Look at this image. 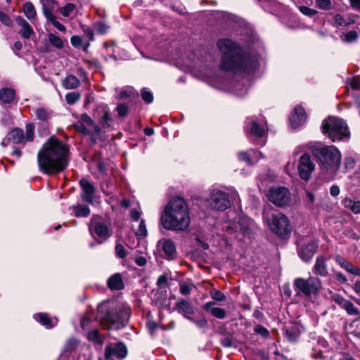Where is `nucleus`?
Wrapping results in <instances>:
<instances>
[{
	"label": "nucleus",
	"instance_id": "bb28decb",
	"mask_svg": "<svg viewBox=\"0 0 360 360\" xmlns=\"http://www.w3.org/2000/svg\"><path fill=\"white\" fill-rule=\"evenodd\" d=\"M176 305L179 310L181 311L184 314L186 319L189 317L188 315H192L194 313L192 305L184 299L179 300Z\"/></svg>",
	"mask_w": 360,
	"mask_h": 360
},
{
	"label": "nucleus",
	"instance_id": "774afa93",
	"mask_svg": "<svg viewBox=\"0 0 360 360\" xmlns=\"http://www.w3.org/2000/svg\"><path fill=\"white\" fill-rule=\"evenodd\" d=\"M130 215H131V219L136 221L139 219V218L141 215V212L136 209H132L131 210Z\"/></svg>",
	"mask_w": 360,
	"mask_h": 360
},
{
	"label": "nucleus",
	"instance_id": "0e129e2a",
	"mask_svg": "<svg viewBox=\"0 0 360 360\" xmlns=\"http://www.w3.org/2000/svg\"><path fill=\"white\" fill-rule=\"evenodd\" d=\"M70 43L74 47H79L82 43V39L79 36L74 35L70 38Z\"/></svg>",
	"mask_w": 360,
	"mask_h": 360
},
{
	"label": "nucleus",
	"instance_id": "a19ab883",
	"mask_svg": "<svg viewBox=\"0 0 360 360\" xmlns=\"http://www.w3.org/2000/svg\"><path fill=\"white\" fill-rule=\"evenodd\" d=\"M94 29L99 34H105L109 30V26L103 22H96L94 24Z\"/></svg>",
	"mask_w": 360,
	"mask_h": 360
},
{
	"label": "nucleus",
	"instance_id": "6e6d98bb",
	"mask_svg": "<svg viewBox=\"0 0 360 360\" xmlns=\"http://www.w3.org/2000/svg\"><path fill=\"white\" fill-rule=\"evenodd\" d=\"M136 235L141 237H146L147 236V229L143 219H141L140 221L139 229L136 231Z\"/></svg>",
	"mask_w": 360,
	"mask_h": 360
},
{
	"label": "nucleus",
	"instance_id": "f8f14e48",
	"mask_svg": "<svg viewBox=\"0 0 360 360\" xmlns=\"http://www.w3.org/2000/svg\"><path fill=\"white\" fill-rule=\"evenodd\" d=\"M127 354V348L122 342H110L105 347L104 355L106 360L123 359Z\"/></svg>",
	"mask_w": 360,
	"mask_h": 360
},
{
	"label": "nucleus",
	"instance_id": "0eeeda50",
	"mask_svg": "<svg viewBox=\"0 0 360 360\" xmlns=\"http://www.w3.org/2000/svg\"><path fill=\"white\" fill-rule=\"evenodd\" d=\"M130 316V309L126 307H122L119 309L111 310L101 318V323L105 327L115 330L125 326Z\"/></svg>",
	"mask_w": 360,
	"mask_h": 360
},
{
	"label": "nucleus",
	"instance_id": "4be33fe9",
	"mask_svg": "<svg viewBox=\"0 0 360 360\" xmlns=\"http://www.w3.org/2000/svg\"><path fill=\"white\" fill-rule=\"evenodd\" d=\"M254 221L249 217H240L236 225V231H239L243 233H248L252 229Z\"/></svg>",
	"mask_w": 360,
	"mask_h": 360
},
{
	"label": "nucleus",
	"instance_id": "c85d7f7f",
	"mask_svg": "<svg viewBox=\"0 0 360 360\" xmlns=\"http://www.w3.org/2000/svg\"><path fill=\"white\" fill-rule=\"evenodd\" d=\"M74 215L77 217H86L90 214V209L87 205H78L70 207Z\"/></svg>",
	"mask_w": 360,
	"mask_h": 360
},
{
	"label": "nucleus",
	"instance_id": "09e8293b",
	"mask_svg": "<svg viewBox=\"0 0 360 360\" xmlns=\"http://www.w3.org/2000/svg\"><path fill=\"white\" fill-rule=\"evenodd\" d=\"M26 129V136L25 139H26L28 141H32L34 139V125L32 123H29L25 127Z\"/></svg>",
	"mask_w": 360,
	"mask_h": 360
},
{
	"label": "nucleus",
	"instance_id": "f3484780",
	"mask_svg": "<svg viewBox=\"0 0 360 360\" xmlns=\"http://www.w3.org/2000/svg\"><path fill=\"white\" fill-rule=\"evenodd\" d=\"M307 120V115L304 109L297 105L295 107L294 110L290 116V122L292 127L296 129L302 125Z\"/></svg>",
	"mask_w": 360,
	"mask_h": 360
},
{
	"label": "nucleus",
	"instance_id": "338daca9",
	"mask_svg": "<svg viewBox=\"0 0 360 360\" xmlns=\"http://www.w3.org/2000/svg\"><path fill=\"white\" fill-rule=\"evenodd\" d=\"M350 86L353 89H360V79L357 77H353L350 82Z\"/></svg>",
	"mask_w": 360,
	"mask_h": 360
},
{
	"label": "nucleus",
	"instance_id": "bf43d9fd",
	"mask_svg": "<svg viewBox=\"0 0 360 360\" xmlns=\"http://www.w3.org/2000/svg\"><path fill=\"white\" fill-rule=\"evenodd\" d=\"M255 332L263 338H267L269 334L268 330L261 325H258L255 328Z\"/></svg>",
	"mask_w": 360,
	"mask_h": 360
},
{
	"label": "nucleus",
	"instance_id": "ddd939ff",
	"mask_svg": "<svg viewBox=\"0 0 360 360\" xmlns=\"http://www.w3.org/2000/svg\"><path fill=\"white\" fill-rule=\"evenodd\" d=\"M314 285L315 281L312 277L307 279L297 278L294 281V287L297 290V293L302 294L306 298H310L311 294L315 292Z\"/></svg>",
	"mask_w": 360,
	"mask_h": 360
},
{
	"label": "nucleus",
	"instance_id": "e2e57ef3",
	"mask_svg": "<svg viewBox=\"0 0 360 360\" xmlns=\"http://www.w3.org/2000/svg\"><path fill=\"white\" fill-rule=\"evenodd\" d=\"M299 10L302 14L305 15L312 16L315 14V10H313L305 6H300Z\"/></svg>",
	"mask_w": 360,
	"mask_h": 360
},
{
	"label": "nucleus",
	"instance_id": "5701e85b",
	"mask_svg": "<svg viewBox=\"0 0 360 360\" xmlns=\"http://www.w3.org/2000/svg\"><path fill=\"white\" fill-rule=\"evenodd\" d=\"M215 303L213 302H208L203 305V309L210 311L215 318L223 319L226 316V311L219 307H214Z\"/></svg>",
	"mask_w": 360,
	"mask_h": 360
},
{
	"label": "nucleus",
	"instance_id": "9b49d317",
	"mask_svg": "<svg viewBox=\"0 0 360 360\" xmlns=\"http://www.w3.org/2000/svg\"><path fill=\"white\" fill-rule=\"evenodd\" d=\"M268 200L277 207H283L289 205L291 194L289 190L283 186H273L269 188L267 194Z\"/></svg>",
	"mask_w": 360,
	"mask_h": 360
},
{
	"label": "nucleus",
	"instance_id": "a878e982",
	"mask_svg": "<svg viewBox=\"0 0 360 360\" xmlns=\"http://www.w3.org/2000/svg\"><path fill=\"white\" fill-rule=\"evenodd\" d=\"M7 139L13 143H22L25 139L24 131L21 129L15 128L8 133Z\"/></svg>",
	"mask_w": 360,
	"mask_h": 360
},
{
	"label": "nucleus",
	"instance_id": "7ed1b4c3",
	"mask_svg": "<svg viewBox=\"0 0 360 360\" xmlns=\"http://www.w3.org/2000/svg\"><path fill=\"white\" fill-rule=\"evenodd\" d=\"M191 222L190 210L185 200L174 197L165 206L160 216V224L169 231H185Z\"/></svg>",
	"mask_w": 360,
	"mask_h": 360
},
{
	"label": "nucleus",
	"instance_id": "412c9836",
	"mask_svg": "<svg viewBox=\"0 0 360 360\" xmlns=\"http://www.w3.org/2000/svg\"><path fill=\"white\" fill-rule=\"evenodd\" d=\"M108 286L112 290H120L124 288L122 277L120 273L111 276L108 280Z\"/></svg>",
	"mask_w": 360,
	"mask_h": 360
},
{
	"label": "nucleus",
	"instance_id": "4d7b16f0",
	"mask_svg": "<svg viewBox=\"0 0 360 360\" xmlns=\"http://www.w3.org/2000/svg\"><path fill=\"white\" fill-rule=\"evenodd\" d=\"M0 21L8 27L13 25V21L11 18L5 13L0 11Z\"/></svg>",
	"mask_w": 360,
	"mask_h": 360
},
{
	"label": "nucleus",
	"instance_id": "2f4dec72",
	"mask_svg": "<svg viewBox=\"0 0 360 360\" xmlns=\"http://www.w3.org/2000/svg\"><path fill=\"white\" fill-rule=\"evenodd\" d=\"M34 115L41 121L49 120L52 115V111L45 108H38L34 110Z\"/></svg>",
	"mask_w": 360,
	"mask_h": 360
},
{
	"label": "nucleus",
	"instance_id": "864d4df0",
	"mask_svg": "<svg viewBox=\"0 0 360 360\" xmlns=\"http://www.w3.org/2000/svg\"><path fill=\"white\" fill-rule=\"evenodd\" d=\"M316 6L323 10H330L332 8L330 0H316Z\"/></svg>",
	"mask_w": 360,
	"mask_h": 360
},
{
	"label": "nucleus",
	"instance_id": "f03ea898",
	"mask_svg": "<svg viewBox=\"0 0 360 360\" xmlns=\"http://www.w3.org/2000/svg\"><path fill=\"white\" fill-rule=\"evenodd\" d=\"M70 160L68 145L51 137L42 146L37 155L39 169L47 174H54L64 170Z\"/></svg>",
	"mask_w": 360,
	"mask_h": 360
},
{
	"label": "nucleus",
	"instance_id": "a211bd4d",
	"mask_svg": "<svg viewBox=\"0 0 360 360\" xmlns=\"http://www.w3.org/2000/svg\"><path fill=\"white\" fill-rule=\"evenodd\" d=\"M238 158L240 161H245L248 165H254L262 158V153L254 150L248 152L241 151L238 153Z\"/></svg>",
	"mask_w": 360,
	"mask_h": 360
},
{
	"label": "nucleus",
	"instance_id": "2eb2a0df",
	"mask_svg": "<svg viewBox=\"0 0 360 360\" xmlns=\"http://www.w3.org/2000/svg\"><path fill=\"white\" fill-rule=\"evenodd\" d=\"M79 185L82 188L81 198L82 200L93 204L95 199L96 187L84 178L80 179Z\"/></svg>",
	"mask_w": 360,
	"mask_h": 360
},
{
	"label": "nucleus",
	"instance_id": "79ce46f5",
	"mask_svg": "<svg viewBox=\"0 0 360 360\" xmlns=\"http://www.w3.org/2000/svg\"><path fill=\"white\" fill-rule=\"evenodd\" d=\"M87 338L89 341L94 342L95 343H103V339L101 338L98 330H93L89 331L87 334Z\"/></svg>",
	"mask_w": 360,
	"mask_h": 360
},
{
	"label": "nucleus",
	"instance_id": "3c124183",
	"mask_svg": "<svg viewBox=\"0 0 360 360\" xmlns=\"http://www.w3.org/2000/svg\"><path fill=\"white\" fill-rule=\"evenodd\" d=\"M117 112L120 117H126L129 112V108L124 103H120L116 108Z\"/></svg>",
	"mask_w": 360,
	"mask_h": 360
},
{
	"label": "nucleus",
	"instance_id": "680f3d73",
	"mask_svg": "<svg viewBox=\"0 0 360 360\" xmlns=\"http://www.w3.org/2000/svg\"><path fill=\"white\" fill-rule=\"evenodd\" d=\"M82 31L90 41H94V30L91 28H90L87 26H83Z\"/></svg>",
	"mask_w": 360,
	"mask_h": 360
},
{
	"label": "nucleus",
	"instance_id": "8fccbe9b",
	"mask_svg": "<svg viewBox=\"0 0 360 360\" xmlns=\"http://www.w3.org/2000/svg\"><path fill=\"white\" fill-rule=\"evenodd\" d=\"M359 34L357 32L352 30L349 31L344 34L343 40L347 42H352L357 39Z\"/></svg>",
	"mask_w": 360,
	"mask_h": 360
},
{
	"label": "nucleus",
	"instance_id": "de8ad7c7",
	"mask_svg": "<svg viewBox=\"0 0 360 360\" xmlns=\"http://www.w3.org/2000/svg\"><path fill=\"white\" fill-rule=\"evenodd\" d=\"M75 129L80 133L84 135H89L92 134V131L90 128H88L85 124H84L82 122L78 121L75 124Z\"/></svg>",
	"mask_w": 360,
	"mask_h": 360
},
{
	"label": "nucleus",
	"instance_id": "6e6552de",
	"mask_svg": "<svg viewBox=\"0 0 360 360\" xmlns=\"http://www.w3.org/2000/svg\"><path fill=\"white\" fill-rule=\"evenodd\" d=\"M206 202L209 207L218 211H224L231 206L229 194L217 188L210 191Z\"/></svg>",
	"mask_w": 360,
	"mask_h": 360
},
{
	"label": "nucleus",
	"instance_id": "f704fd0d",
	"mask_svg": "<svg viewBox=\"0 0 360 360\" xmlns=\"http://www.w3.org/2000/svg\"><path fill=\"white\" fill-rule=\"evenodd\" d=\"M137 92L130 86L125 87L122 89L120 93L117 96V98L119 100H122L127 98L137 96Z\"/></svg>",
	"mask_w": 360,
	"mask_h": 360
},
{
	"label": "nucleus",
	"instance_id": "39448f33",
	"mask_svg": "<svg viewBox=\"0 0 360 360\" xmlns=\"http://www.w3.org/2000/svg\"><path fill=\"white\" fill-rule=\"evenodd\" d=\"M322 134L332 142L347 141L350 139V131L345 120L336 116H328L321 126Z\"/></svg>",
	"mask_w": 360,
	"mask_h": 360
},
{
	"label": "nucleus",
	"instance_id": "c9c22d12",
	"mask_svg": "<svg viewBox=\"0 0 360 360\" xmlns=\"http://www.w3.org/2000/svg\"><path fill=\"white\" fill-rule=\"evenodd\" d=\"M48 38L50 44L56 49H60L63 47V42L59 36L50 33L48 35Z\"/></svg>",
	"mask_w": 360,
	"mask_h": 360
},
{
	"label": "nucleus",
	"instance_id": "393cba45",
	"mask_svg": "<svg viewBox=\"0 0 360 360\" xmlns=\"http://www.w3.org/2000/svg\"><path fill=\"white\" fill-rule=\"evenodd\" d=\"M315 253V245L314 243H309L307 246L301 248L298 251L300 257L304 262H309L311 260Z\"/></svg>",
	"mask_w": 360,
	"mask_h": 360
},
{
	"label": "nucleus",
	"instance_id": "5fc2aeb1",
	"mask_svg": "<svg viewBox=\"0 0 360 360\" xmlns=\"http://www.w3.org/2000/svg\"><path fill=\"white\" fill-rule=\"evenodd\" d=\"M141 97L146 103H150L153 101V94L147 91L146 89H143L141 91Z\"/></svg>",
	"mask_w": 360,
	"mask_h": 360
},
{
	"label": "nucleus",
	"instance_id": "473e14b6",
	"mask_svg": "<svg viewBox=\"0 0 360 360\" xmlns=\"http://www.w3.org/2000/svg\"><path fill=\"white\" fill-rule=\"evenodd\" d=\"M15 96V91L12 89L4 88L0 90V100L3 103H11Z\"/></svg>",
	"mask_w": 360,
	"mask_h": 360
},
{
	"label": "nucleus",
	"instance_id": "4468645a",
	"mask_svg": "<svg viewBox=\"0 0 360 360\" xmlns=\"http://www.w3.org/2000/svg\"><path fill=\"white\" fill-rule=\"evenodd\" d=\"M314 170V167L309 154L304 153L300 158L298 171L302 179L308 181Z\"/></svg>",
	"mask_w": 360,
	"mask_h": 360
},
{
	"label": "nucleus",
	"instance_id": "1a4fd4ad",
	"mask_svg": "<svg viewBox=\"0 0 360 360\" xmlns=\"http://www.w3.org/2000/svg\"><path fill=\"white\" fill-rule=\"evenodd\" d=\"M89 229L93 238H99L103 240L110 238L112 234L110 224L105 222L98 216L91 217L89 224Z\"/></svg>",
	"mask_w": 360,
	"mask_h": 360
},
{
	"label": "nucleus",
	"instance_id": "f257e3e1",
	"mask_svg": "<svg viewBox=\"0 0 360 360\" xmlns=\"http://www.w3.org/2000/svg\"><path fill=\"white\" fill-rule=\"evenodd\" d=\"M217 45L223 53L221 70L243 74L252 72L258 68V58L245 54L240 46L232 40L221 39Z\"/></svg>",
	"mask_w": 360,
	"mask_h": 360
},
{
	"label": "nucleus",
	"instance_id": "aec40b11",
	"mask_svg": "<svg viewBox=\"0 0 360 360\" xmlns=\"http://www.w3.org/2000/svg\"><path fill=\"white\" fill-rule=\"evenodd\" d=\"M34 318L46 328H51L58 323V319L56 318L51 319L45 313L36 314L34 315Z\"/></svg>",
	"mask_w": 360,
	"mask_h": 360
},
{
	"label": "nucleus",
	"instance_id": "603ef678",
	"mask_svg": "<svg viewBox=\"0 0 360 360\" xmlns=\"http://www.w3.org/2000/svg\"><path fill=\"white\" fill-rule=\"evenodd\" d=\"M188 319L194 323L200 328H205L207 326V321L205 317H201L198 320L191 317H188Z\"/></svg>",
	"mask_w": 360,
	"mask_h": 360
},
{
	"label": "nucleus",
	"instance_id": "423d86ee",
	"mask_svg": "<svg viewBox=\"0 0 360 360\" xmlns=\"http://www.w3.org/2000/svg\"><path fill=\"white\" fill-rule=\"evenodd\" d=\"M263 216L265 222L273 233L281 237H285L290 233V221L284 214L279 212L271 214L264 212Z\"/></svg>",
	"mask_w": 360,
	"mask_h": 360
},
{
	"label": "nucleus",
	"instance_id": "4c0bfd02",
	"mask_svg": "<svg viewBox=\"0 0 360 360\" xmlns=\"http://www.w3.org/2000/svg\"><path fill=\"white\" fill-rule=\"evenodd\" d=\"M324 276L327 274V269L325 264V260L322 257L316 259V274Z\"/></svg>",
	"mask_w": 360,
	"mask_h": 360
},
{
	"label": "nucleus",
	"instance_id": "37998d69",
	"mask_svg": "<svg viewBox=\"0 0 360 360\" xmlns=\"http://www.w3.org/2000/svg\"><path fill=\"white\" fill-rule=\"evenodd\" d=\"M335 261L341 267L344 268L348 272L353 266V264L351 262L340 255L336 256Z\"/></svg>",
	"mask_w": 360,
	"mask_h": 360
},
{
	"label": "nucleus",
	"instance_id": "e433bc0d",
	"mask_svg": "<svg viewBox=\"0 0 360 360\" xmlns=\"http://www.w3.org/2000/svg\"><path fill=\"white\" fill-rule=\"evenodd\" d=\"M345 206L350 209L354 213H360V201H353L352 200H345Z\"/></svg>",
	"mask_w": 360,
	"mask_h": 360
},
{
	"label": "nucleus",
	"instance_id": "49530a36",
	"mask_svg": "<svg viewBox=\"0 0 360 360\" xmlns=\"http://www.w3.org/2000/svg\"><path fill=\"white\" fill-rule=\"evenodd\" d=\"M80 98V94L77 92H70L65 95L66 102L69 105H72L77 102Z\"/></svg>",
	"mask_w": 360,
	"mask_h": 360
},
{
	"label": "nucleus",
	"instance_id": "b1692460",
	"mask_svg": "<svg viewBox=\"0 0 360 360\" xmlns=\"http://www.w3.org/2000/svg\"><path fill=\"white\" fill-rule=\"evenodd\" d=\"M80 122L91 129L94 136H98L101 134V128L87 114L84 113L81 115Z\"/></svg>",
	"mask_w": 360,
	"mask_h": 360
},
{
	"label": "nucleus",
	"instance_id": "ea45409f",
	"mask_svg": "<svg viewBox=\"0 0 360 360\" xmlns=\"http://www.w3.org/2000/svg\"><path fill=\"white\" fill-rule=\"evenodd\" d=\"M343 309L346 311L348 315L357 316L360 314L358 308L349 300L346 303Z\"/></svg>",
	"mask_w": 360,
	"mask_h": 360
},
{
	"label": "nucleus",
	"instance_id": "6ab92c4d",
	"mask_svg": "<svg viewBox=\"0 0 360 360\" xmlns=\"http://www.w3.org/2000/svg\"><path fill=\"white\" fill-rule=\"evenodd\" d=\"M15 20L18 25L21 27L19 33L22 38L25 39H29L32 35L34 34V32L32 26L21 16H17L15 18Z\"/></svg>",
	"mask_w": 360,
	"mask_h": 360
},
{
	"label": "nucleus",
	"instance_id": "20e7f679",
	"mask_svg": "<svg viewBox=\"0 0 360 360\" xmlns=\"http://www.w3.org/2000/svg\"><path fill=\"white\" fill-rule=\"evenodd\" d=\"M316 162L319 165V177L323 181L334 179L341 163V153L333 145L316 143Z\"/></svg>",
	"mask_w": 360,
	"mask_h": 360
},
{
	"label": "nucleus",
	"instance_id": "c03bdc74",
	"mask_svg": "<svg viewBox=\"0 0 360 360\" xmlns=\"http://www.w3.org/2000/svg\"><path fill=\"white\" fill-rule=\"evenodd\" d=\"M115 256L120 259H124L127 255V251L120 243H117L115 248Z\"/></svg>",
	"mask_w": 360,
	"mask_h": 360
},
{
	"label": "nucleus",
	"instance_id": "58836bf2",
	"mask_svg": "<svg viewBox=\"0 0 360 360\" xmlns=\"http://www.w3.org/2000/svg\"><path fill=\"white\" fill-rule=\"evenodd\" d=\"M112 120L109 112L105 111L103 115L99 118V123L103 128H108L111 125Z\"/></svg>",
	"mask_w": 360,
	"mask_h": 360
},
{
	"label": "nucleus",
	"instance_id": "69168bd1",
	"mask_svg": "<svg viewBox=\"0 0 360 360\" xmlns=\"http://www.w3.org/2000/svg\"><path fill=\"white\" fill-rule=\"evenodd\" d=\"M191 291V287L189 284L182 283L180 285V293L183 295H187L190 294Z\"/></svg>",
	"mask_w": 360,
	"mask_h": 360
},
{
	"label": "nucleus",
	"instance_id": "052dcab7",
	"mask_svg": "<svg viewBox=\"0 0 360 360\" xmlns=\"http://www.w3.org/2000/svg\"><path fill=\"white\" fill-rule=\"evenodd\" d=\"M333 300L342 308H343L346 303L349 301L348 300L345 299L343 297L339 295H335L333 296Z\"/></svg>",
	"mask_w": 360,
	"mask_h": 360
},
{
	"label": "nucleus",
	"instance_id": "dca6fc26",
	"mask_svg": "<svg viewBox=\"0 0 360 360\" xmlns=\"http://www.w3.org/2000/svg\"><path fill=\"white\" fill-rule=\"evenodd\" d=\"M158 245L163 251L165 254L164 257L165 259L168 260H172L176 257V245L172 240L162 238L159 240Z\"/></svg>",
	"mask_w": 360,
	"mask_h": 360
},
{
	"label": "nucleus",
	"instance_id": "7c9ffc66",
	"mask_svg": "<svg viewBox=\"0 0 360 360\" xmlns=\"http://www.w3.org/2000/svg\"><path fill=\"white\" fill-rule=\"evenodd\" d=\"M79 84L80 81L76 76L73 75L67 76L63 82V86L65 89H73L77 88Z\"/></svg>",
	"mask_w": 360,
	"mask_h": 360
},
{
	"label": "nucleus",
	"instance_id": "13d9d810",
	"mask_svg": "<svg viewBox=\"0 0 360 360\" xmlns=\"http://www.w3.org/2000/svg\"><path fill=\"white\" fill-rule=\"evenodd\" d=\"M211 297L213 300L219 302L224 301L226 299V297L224 295V293L217 290H214L211 291Z\"/></svg>",
	"mask_w": 360,
	"mask_h": 360
},
{
	"label": "nucleus",
	"instance_id": "72a5a7b5",
	"mask_svg": "<svg viewBox=\"0 0 360 360\" xmlns=\"http://www.w3.org/2000/svg\"><path fill=\"white\" fill-rule=\"evenodd\" d=\"M23 11L25 15L29 20H32L35 18L37 13L32 3L30 1L25 3L23 4Z\"/></svg>",
	"mask_w": 360,
	"mask_h": 360
},
{
	"label": "nucleus",
	"instance_id": "a18cd8bd",
	"mask_svg": "<svg viewBox=\"0 0 360 360\" xmlns=\"http://www.w3.org/2000/svg\"><path fill=\"white\" fill-rule=\"evenodd\" d=\"M75 8L76 6L74 4L68 3L60 8V12L64 17H68Z\"/></svg>",
	"mask_w": 360,
	"mask_h": 360
},
{
	"label": "nucleus",
	"instance_id": "c756f323",
	"mask_svg": "<svg viewBox=\"0 0 360 360\" xmlns=\"http://www.w3.org/2000/svg\"><path fill=\"white\" fill-rule=\"evenodd\" d=\"M79 344V340L75 338H69L63 348V354H70L74 352Z\"/></svg>",
	"mask_w": 360,
	"mask_h": 360
},
{
	"label": "nucleus",
	"instance_id": "cd10ccee",
	"mask_svg": "<svg viewBox=\"0 0 360 360\" xmlns=\"http://www.w3.org/2000/svg\"><path fill=\"white\" fill-rule=\"evenodd\" d=\"M334 20L338 26L345 27L355 22L354 15L347 14L346 16H342L340 14H336L334 17Z\"/></svg>",
	"mask_w": 360,
	"mask_h": 360
},
{
	"label": "nucleus",
	"instance_id": "9d476101",
	"mask_svg": "<svg viewBox=\"0 0 360 360\" xmlns=\"http://www.w3.org/2000/svg\"><path fill=\"white\" fill-rule=\"evenodd\" d=\"M245 131L250 140L262 146L265 144L266 141L262 139L266 134V130L254 117L247 119L245 125Z\"/></svg>",
	"mask_w": 360,
	"mask_h": 360
}]
</instances>
